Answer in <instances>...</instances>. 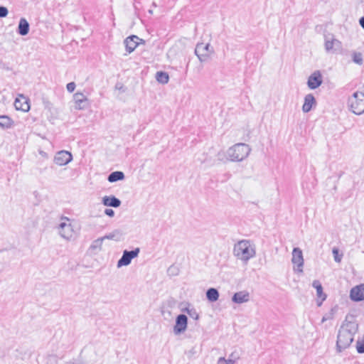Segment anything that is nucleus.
Listing matches in <instances>:
<instances>
[{"mask_svg":"<svg viewBox=\"0 0 364 364\" xmlns=\"http://www.w3.org/2000/svg\"><path fill=\"white\" fill-rule=\"evenodd\" d=\"M358 330V324L353 316H347L338 331L336 349L338 352L346 349L353 341V336Z\"/></svg>","mask_w":364,"mask_h":364,"instance_id":"f257e3e1","label":"nucleus"},{"mask_svg":"<svg viewBox=\"0 0 364 364\" xmlns=\"http://www.w3.org/2000/svg\"><path fill=\"white\" fill-rule=\"evenodd\" d=\"M234 255L239 259L247 263L256 255L255 247L249 240H240L237 242L233 248Z\"/></svg>","mask_w":364,"mask_h":364,"instance_id":"f03ea898","label":"nucleus"},{"mask_svg":"<svg viewBox=\"0 0 364 364\" xmlns=\"http://www.w3.org/2000/svg\"><path fill=\"white\" fill-rule=\"evenodd\" d=\"M250 151L251 149L248 144L238 143L229 148L227 156L232 161H241L248 156Z\"/></svg>","mask_w":364,"mask_h":364,"instance_id":"7ed1b4c3","label":"nucleus"},{"mask_svg":"<svg viewBox=\"0 0 364 364\" xmlns=\"http://www.w3.org/2000/svg\"><path fill=\"white\" fill-rule=\"evenodd\" d=\"M350 109L355 114L364 112V93L356 92L349 97L348 102Z\"/></svg>","mask_w":364,"mask_h":364,"instance_id":"20e7f679","label":"nucleus"},{"mask_svg":"<svg viewBox=\"0 0 364 364\" xmlns=\"http://www.w3.org/2000/svg\"><path fill=\"white\" fill-rule=\"evenodd\" d=\"M58 234L65 240L70 242L75 240L76 232L70 223L61 222L58 227Z\"/></svg>","mask_w":364,"mask_h":364,"instance_id":"39448f33","label":"nucleus"},{"mask_svg":"<svg viewBox=\"0 0 364 364\" xmlns=\"http://www.w3.org/2000/svg\"><path fill=\"white\" fill-rule=\"evenodd\" d=\"M213 53V49L209 43H198L195 49V54L200 62L206 61Z\"/></svg>","mask_w":364,"mask_h":364,"instance_id":"423d86ee","label":"nucleus"},{"mask_svg":"<svg viewBox=\"0 0 364 364\" xmlns=\"http://www.w3.org/2000/svg\"><path fill=\"white\" fill-rule=\"evenodd\" d=\"M325 50L327 53H336L342 48V44L340 41L335 38L332 34L325 35Z\"/></svg>","mask_w":364,"mask_h":364,"instance_id":"0eeeda50","label":"nucleus"},{"mask_svg":"<svg viewBox=\"0 0 364 364\" xmlns=\"http://www.w3.org/2000/svg\"><path fill=\"white\" fill-rule=\"evenodd\" d=\"M291 262L294 265V269L299 272H303L304 257L300 248L294 247L292 250Z\"/></svg>","mask_w":364,"mask_h":364,"instance_id":"6e6552de","label":"nucleus"},{"mask_svg":"<svg viewBox=\"0 0 364 364\" xmlns=\"http://www.w3.org/2000/svg\"><path fill=\"white\" fill-rule=\"evenodd\" d=\"M139 252L140 250L139 247L131 251L124 250L122 257L117 262V267L129 265L131 263L132 259L138 256Z\"/></svg>","mask_w":364,"mask_h":364,"instance_id":"1a4fd4ad","label":"nucleus"},{"mask_svg":"<svg viewBox=\"0 0 364 364\" xmlns=\"http://www.w3.org/2000/svg\"><path fill=\"white\" fill-rule=\"evenodd\" d=\"M188 318L184 314H179L176 319V325L173 327V333L179 335L187 328Z\"/></svg>","mask_w":364,"mask_h":364,"instance_id":"9d476101","label":"nucleus"},{"mask_svg":"<svg viewBox=\"0 0 364 364\" xmlns=\"http://www.w3.org/2000/svg\"><path fill=\"white\" fill-rule=\"evenodd\" d=\"M73 159V156L68 151H60L56 153L54 157V162L58 166H64L70 163Z\"/></svg>","mask_w":364,"mask_h":364,"instance_id":"9b49d317","label":"nucleus"},{"mask_svg":"<svg viewBox=\"0 0 364 364\" xmlns=\"http://www.w3.org/2000/svg\"><path fill=\"white\" fill-rule=\"evenodd\" d=\"M323 82L322 75L319 70H316L309 77L307 81L308 87L311 90L318 87Z\"/></svg>","mask_w":364,"mask_h":364,"instance_id":"f8f14e48","label":"nucleus"},{"mask_svg":"<svg viewBox=\"0 0 364 364\" xmlns=\"http://www.w3.org/2000/svg\"><path fill=\"white\" fill-rule=\"evenodd\" d=\"M75 108L78 110L84 109L89 105L88 99L82 92H76L73 95Z\"/></svg>","mask_w":364,"mask_h":364,"instance_id":"ddd939ff","label":"nucleus"},{"mask_svg":"<svg viewBox=\"0 0 364 364\" xmlns=\"http://www.w3.org/2000/svg\"><path fill=\"white\" fill-rule=\"evenodd\" d=\"M350 297L353 301H355L364 300V284L352 288L350 292Z\"/></svg>","mask_w":364,"mask_h":364,"instance_id":"4468645a","label":"nucleus"},{"mask_svg":"<svg viewBox=\"0 0 364 364\" xmlns=\"http://www.w3.org/2000/svg\"><path fill=\"white\" fill-rule=\"evenodd\" d=\"M139 38L137 36L132 35L127 37L124 41V43L126 47V50L131 53L133 52L137 46L140 45V43L138 41Z\"/></svg>","mask_w":364,"mask_h":364,"instance_id":"2eb2a0df","label":"nucleus"},{"mask_svg":"<svg viewBox=\"0 0 364 364\" xmlns=\"http://www.w3.org/2000/svg\"><path fill=\"white\" fill-rule=\"evenodd\" d=\"M105 240L104 237H99L93 240L89 247V252L91 254L96 255L102 250V243Z\"/></svg>","mask_w":364,"mask_h":364,"instance_id":"dca6fc26","label":"nucleus"},{"mask_svg":"<svg viewBox=\"0 0 364 364\" xmlns=\"http://www.w3.org/2000/svg\"><path fill=\"white\" fill-rule=\"evenodd\" d=\"M316 105V99L312 94H308L304 97V103L302 106L304 112L307 113L310 112L313 106Z\"/></svg>","mask_w":364,"mask_h":364,"instance_id":"f3484780","label":"nucleus"},{"mask_svg":"<svg viewBox=\"0 0 364 364\" xmlns=\"http://www.w3.org/2000/svg\"><path fill=\"white\" fill-rule=\"evenodd\" d=\"M250 300V294L246 291H239L235 293L232 297V301L236 304H242L247 302Z\"/></svg>","mask_w":364,"mask_h":364,"instance_id":"a211bd4d","label":"nucleus"},{"mask_svg":"<svg viewBox=\"0 0 364 364\" xmlns=\"http://www.w3.org/2000/svg\"><path fill=\"white\" fill-rule=\"evenodd\" d=\"M102 203L106 206L118 208L121 205V200L114 196H105L102 198Z\"/></svg>","mask_w":364,"mask_h":364,"instance_id":"6ab92c4d","label":"nucleus"},{"mask_svg":"<svg viewBox=\"0 0 364 364\" xmlns=\"http://www.w3.org/2000/svg\"><path fill=\"white\" fill-rule=\"evenodd\" d=\"M312 286L316 289L318 298L321 299V301H318V306H320L322 302L326 299V295L323 293L322 285L318 280H314L312 283Z\"/></svg>","mask_w":364,"mask_h":364,"instance_id":"aec40b11","label":"nucleus"},{"mask_svg":"<svg viewBox=\"0 0 364 364\" xmlns=\"http://www.w3.org/2000/svg\"><path fill=\"white\" fill-rule=\"evenodd\" d=\"M123 232L119 229L114 230L112 232L105 235L104 237L105 240H111L116 242L120 241L123 237Z\"/></svg>","mask_w":364,"mask_h":364,"instance_id":"412c9836","label":"nucleus"},{"mask_svg":"<svg viewBox=\"0 0 364 364\" xmlns=\"http://www.w3.org/2000/svg\"><path fill=\"white\" fill-rule=\"evenodd\" d=\"M29 23L24 18H21L18 26V33L21 36H26L29 32Z\"/></svg>","mask_w":364,"mask_h":364,"instance_id":"4be33fe9","label":"nucleus"},{"mask_svg":"<svg viewBox=\"0 0 364 364\" xmlns=\"http://www.w3.org/2000/svg\"><path fill=\"white\" fill-rule=\"evenodd\" d=\"M22 99L24 100V102H21V100L20 99H16L14 102V106L16 109L27 112L28 111L30 107L28 103L26 102V100L25 97H22Z\"/></svg>","mask_w":364,"mask_h":364,"instance_id":"5701e85b","label":"nucleus"},{"mask_svg":"<svg viewBox=\"0 0 364 364\" xmlns=\"http://www.w3.org/2000/svg\"><path fill=\"white\" fill-rule=\"evenodd\" d=\"M124 178V174L122 171H114L112 172L107 178V180L110 183H114L118 181L123 180Z\"/></svg>","mask_w":364,"mask_h":364,"instance_id":"b1692460","label":"nucleus"},{"mask_svg":"<svg viewBox=\"0 0 364 364\" xmlns=\"http://www.w3.org/2000/svg\"><path fill=\"white\" fill-rule=\"evenodd\" d=\"M206 297L211 302L216 301L219 298V292L215 288H210L206 291Z\"/></svg>","mask_w":364,"mask_h":364,"instance_id":"393cba45","label":"nucleus"},{"mask_svg":"<svg viewBox=\"0 0 364 364\" xmlns=\"http://www.w3.org/2000/svg\"><path fill=\"white\" fill-rule=\"evenodd\" d=\"M13 120L6 115L0 116V127L4 129L10 128L12 126Z\"/></svg>","mask_w":364,"mask_h":364,"instance_id":"a878e982","label":"nucleus"},{"mask_svg":"<svg viewBox=\"0 0 364 364\" xmlns=\"http://www.w3.org/2000/svg\"><path fill=\"white\" fill-rule=\"evenodd\" d=\"M156 79L161 84H166L168 82L169 77L167 73L159 71L156 74Z\"/></svg>","mask_w":364,"mask_h":364,"instance_id":"bb28decb","label":"nucleus"},{"mask_svg":"<svg viewBox=\"0 0 364 364\" xmlns=\"http://www.w3.org/2000/svg\"><path fill=\"white\" fill-rule=\"evenodd\" d=\"M183 311H186L191 318L195 320H198L199 318L198 314L197 313L196 310L194 308L188 307L186 309H184Z\"/></svg>","mask_w":364,"mask_h":364,"instance_id":"cd10ccee","label":"nucleus"},{"mask_svg":"<svg viewBox=\"0 0 364 364\" xmlns=\"http://www.w3.org/2000/svg\"><path fill=\"white\" fill-rule=\"evenodd\" d=\"M353 61L358 65H362L363 63V55L361 53L353 52Z\"/></svg>","mask_w":364,"mask_h":364,"instance_id":"c85d7f7f","label":"nucleus"},{"mask_svg":"<svg viewBox=\"0 0 364 364\" xmlns=\"http://www.w3.org/2000/svg\"><path fill=\"white\" fill-rule=\"evenodd\" d=\"M332 252H333V257H334V260L338 262V263H340L341 262V259H342V257H343V254L342 253H339V250L337 247H333V250H332Z\"/></svg>","mask_w":364,"mask_h":364,"instance_id":"c756f323","label":"nucleus"},{"mask_svg":"<svg viewBox=\"0 0 364 364\" xmlns=\"http://www.w3.org/2000/svg\"><path fill=\"white\" fill-rule=\"evenodd\" d=\"M356 350L358 353H364V336L362 340L357 341Z\"/></svg>","mask_w":364,"mask_h":364,"instance_id":"7c9ffc66","label":"nucleus"},{"mask_svg":"<svg viewBox=\"0 0 364 364\" xmlns=\"http://www.w3.org/2000/svg\"><path fill=\"white\" fill-rule=\"evenodd\" d=\"M240 358V355L236 352H232L228 358V360H232V362L235 363V362Z\"/></svg>","mask_w":364,"mask_h":364,"instance_id":"2f4dec72","label":"nucleus"},{"mask_svg":"<svg viewBox=\"0 0 364 364\" xmlns=\"http://www.w3.org/2000/svg\"><path fill=\"white\" fill-rule=\"evenodd\" d=\"M9 11L6 7L0 6V18H4L7 16Z\"/></svg>","mask_w":364,"mask_h":364,"instance_id":"473e14b6","label":"nucleus"},{"mask_svg":"<svg viewBox=\"0 0 364 364\" xmlns=\"http://www.w3.org/2000/svg\"><path fill=\"white\" fill-rule=\"evenodd\" d=\"M217 364H235L232 360L225 359L223 357L219 358Z\"/></svg>","mask_w":364,"mask_h":364,"instance_id":"72a5a7b5","label":"nucleus"},{"mask_svg":"<svg viewBox=\"0 0 364 364\" xmlns=\"http://www.w3.org/2000/svg\"><path fill=\"white\" fill-rule=\"evenodd\" d=\"M75 83L74 82H69L67 84V90L69 92H73L75 89Z\"/></svg>","mask_w":364,"mask_h":364,"instance_id":"f704fd0d","label":"nucleus"},{"mask_svg":"<svg viewBox=\"0 0 364 364\" xmlns=\"http://www.w3.org/2000/svg\"><path fill=\"white\" fill-rule=\"evenodd\" d=\"M105 214L109 217H114V211L112 209L107 208L105 210Z\"/></svg>","mask_w":364,"mask_h":364,"instance_id":"c9c22d12","label":"nucleus"},{"mask_svg":"<svg viewBox=\"0 0 364 364\" xmlns=\"http://www.w3.org/2000/svg\"><path fill=\"white\" fill-rule=\"evenodd\" d=\"M360 25L364 29V16L361 17L359 20Z\"/></svg>","mask_w":364,"mask_h":364,"instance_id":"e433bc0d","label":"nucleus"},{"mask_svg":"<svg viewBox=\"0 0 364 364\" xmlns=\"http://www.w3.org/2000/svg\"><path fill=\"white\" fill-rule=\"evenodd\" d=\"M39 154H40L43 157H44V158H48V156L47 153H46V152H45V151H42V150H40V151H39Z\"/></svg>","mask_w":364,"mask_h":364,"instance_id":"4c0bfd02","label":"nucleus"},{"mask_svg":"<svg viewBox=\"0 0 364 364\" xmlns=\"http://www.w3.org/2000/svg\"><path fill=\"white\" fill-rule=\"evenodd\" d=\"M138 41L140 43V44H145V41L141 38H139Z\"/></svg>","mask_w":364,"mask_h":364,"instance_id":"58836bf2","label":"nucleus"},{"mask_svg":"<svg viewBox=\"0 0 364 364\" xmlns=\"http://www.w3.org/2000/svg\"><path fill=\"white\" fill-rule=\"evenodd\" d=\"M66 220V221H68V222H69V221H70V219H69L68 218H67V217H63V218H62V220Z\"/></svg>","mask_w":364,"mask_h":364,"instance_id":"ea45409f","label":"nucleus"},{"mask_svg":"<svg viewBox=\"0 0 364 364\" xmlns=\"http://www.w3.org/2000/svg\"><path fill=\"white\" fill-rule=\"evenodd\" d=\"M66 364H75V363L73 362H69V363H67Z\"/></svg>","mask_w":364,"mask_h":364,"instance_id":"a19ab883","label":"nucleus"}]
</instances>
